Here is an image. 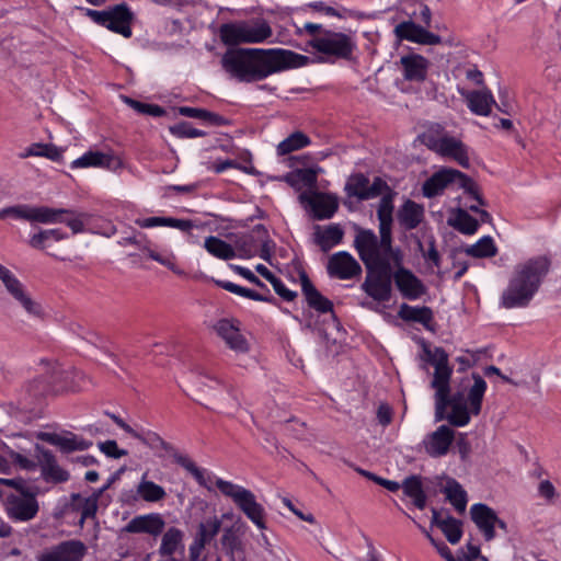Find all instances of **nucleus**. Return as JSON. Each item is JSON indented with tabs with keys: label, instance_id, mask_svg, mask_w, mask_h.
<instances>
[{
	"label": "nucleus",
	"instance_id": "nucleus-1",
	"mask_svg": "<svg viewBox=\"0 0 561 561\" xmlns=\"http://www.w3.org/2000/svg\"><path fill=\"white\" fill-rule=\"evenodd\" d=\"M309 57L283 48L228 49L221 58L222 68L242 82L260 81L287 69L306 66Z\"/></svg>",
	"mask_w": 561,
	"mask_h": 561
},
{
	"label": "nucleus",
	"instance_id": "nucleus-2",
	"mask_svg": "<svg viewBox=\"0 0 561 561\" xmlns=\"http://www.w3.org/2000/svg\"><path fill=\"white\" fill-rule=\"evenodd\" d=\"M354 244L367 270L362 289L376 301L390 300L393 278L390 261L401 262L400 251L392 248V234L389 233L388 244H383L382 236L378 239L374 231L360 230Z\"/></svg>",
	"mask_w": 561,
	"mask_h": 561
},
{
	"label": "nucleus",
	"instance_id": "nucleus-3",
	"mask_svg": "<svg viewBox=\"0 0 561 561\" xmlns=\"http://www.w3.org/2000/svg\"><path fill=\"white\" fill-rule=\"evenodd\" d=\"M348 198H356L358 202L369 201L380 196L377 204V218L379 221V233L382 236V243L388 244L389 233L392 231L394 199L398 192L394 191L382 178L375 176L373 182L364 173L351 174L344 186Z\"/></svg>",
	"mask_w": 561,
	"mask_h": 561
},
{
	"label": "nucleus",
	"instance_id": "nucleus-4",
	"mask_svg": "<svg viewBox=\"0 0 561 561\" xmlns=\"http://www.w3.org/2000/svg\"><path fill=\"white\" fill-rule=\"evenodd\" d=\"M550 265L547 256H536L518 264L502 294L501 305L506 309L528 306L548 274Z\"/></svg>",
	"mask_w": 561,
	"mask_h": 561
},
{
	"label": "nucleus",
	"instance_id": "nucleus-5",
	"mask_svg": "<svg viewBox=\"0 0 561 561\" xmlns=\"http://www.w3.org/2000/svg\"><path fill=\"white\" fill-rule=\"evenodd\" d=\"M7 454L21 469L31 471L35 470L38 466L41 468L42 478L48 483L58 484L67 482L70 479V473L59 466L53 451L39 444L35 445L36 460H32L11 448H8Z\"/></svg>",
	"mask_w": 561,
	"mask_h": 561
},
{
	"label": "nucleus",
	"instance_id": "nucleus-6",
	"mask_svg": "<svg viewBox=\"0 0 561 561\" xmlns=\"http://www.w3.org/2000/svg\"><path fill=\"white\" fill-rule=\"evenodd\" d=\"M216 486L225 496L230 497L236 506L260 530L267 528L266 511L264 506L256 501V496L251 490L221 478L216 480Z\"/></svg>",
	"mask_w": 561,
	"mask_h": 561
},
{
	"label": "nucleus",
	"instance_id": "nucleus-7",
	"mask_svg": "<svg viewBox=\"0 0 561 561\" xmlns=\"http://www.w3.org/2000/svg\"><path fill=\"white\" fill-rule=\"evenodd\" d=\"M317 53L336 59L351 60L357 48L352 34L324 30L308 43Z\"/></svg>",
	"mask_w": 561,
	"mask_h": 561
},
{
	"label": "nucleus",
	"instance_id": "nucleus-8",
	"mask_svg": "<svg viewBox=\"0 0 561 561\" xmlns=\"http://www.w3.org/2000/svg\"><path fill=\"white\" fill-rule=\"evenodd\" d=\"M426 360L434 366V377L431 387L435 389V401L439 410L446 404V397L449 392L453 368L448 364V354L443 347H435L433 351L424 345Z\"/></svg>",
	"mask_w": 561,
	"mask_h": 561
},
{
	"label": "nucleus",
	"instance_id": "nucleus-9",
	"mask_svg": "<svg viewBox=\"0 0 561 561\" xmlns=\"http://www.w3.org/2000/svg\"><path fill=\"white\" fill-rule=\"evenodd\" d=\"M85 14L94 23L102 25L114 33L121 34L126 38H129L133 35L131 22L134 20V13L125 2L115 4L102 11L87 9Z\"/></svg>",
	"mask_w": 561,
	"mask_h": 561
},
{
	"label": "nucleus",
	"instance_id": "nucleus-10",
	"mask_svg": "<svg viewBox=\"0 0 561 561\" xmlns=\"http://www.w3.org/2000/svg\"><path fill=\"white\" fill-rule=\"evenodd\" d=\"M473 385L469 388L467 401L470 408L468 410L467 404L449 405L451 411L446 413L445 419L453 426H465L470 421V413L478 415L481 411L483 396L486 390L485 380L477 373L472 374Z\"/></svg>",
	"mask_w": 561,
	"mask_h": 561
},
{
	"label": "nucleus",
	"instance_id": "nucleus-11",
	"mask_svg": "<svg viewBox=\"0 0 561 561\" xmlns=\"http://www.w3.org/2000/svg\"><path fill=\"white\" fill-rule=\"evenodd\" d=\"M46 375L49 377V383L54 393L62 391H80L83 388L82 381L84 374L76 368H64L55 363H44Z\"/></svg>",
	"mask_w": 561,
	"mask_h": 561
},
{
	"label": "nucleus",
	"instance_id": "nucleus-12",
	"mask_svg": "<svg viewBox=\"0 0 561 561\" xmlns=\"http://www.w3.org/2000/svg\"><path fill=\"white\" fill-rule=\"evenodd\" d=\"M36 438L58 447L62 454H70L77 450H87L93 444L91 440H87L69 431H65L60 434L50 432H37Z\"/></svg>",
	"mask_w": 561,
	"mask_h": 561
},
{
	"label": "nucleus",
	"instance_id": "nucleus-13",
	"mask_svg": "<svg viewBox=\"0 0 561 561\" xmlns=\"http://www.w3.org/2000/svg\"><path fill=\"white\" fill-rule=\"evenodd\" d=\"M299 202L310 207L312 216L317 220L330 219L337 210L339 203L334 195L313 192H304L299 195Z\"/></svg>",
	"mask_w": 561,
	"mask_h": 561
},
{
	"label": "nucleus",
	"instance_id": "nucleus-14",
	"mask_svg": "<svg viewBox=\"0 0 561 561\" xmlns=\"http://www.w3.org/2000/svg\"><path fill=\"white\" fill-rule=\"evenodd\" d=\"M59 211H55L54 208L47 206H28V205H16L5 207L0 210V219L7 216H12L16 219H24L27 221H35L41 224H55L57 220L56 216Z\"/></svg>",
	"mask_w": 561,
	"mask_h": 561
},
{
	"label": "nucleus",
	"instance_id": "nucleus-15",
	"mask_svg": "<svg viewBox=\"0 0 561 561\" xmlns=\"http://www.w3.org/2000/svg\"><path fill=\"white\" fill-rule=\"evenodd\" d=\"M4 289L11 299L28 316L41 320L44 318L45 312L42 305L32 297L25 285L18 277L5 285Z\"/></svg>",
	"mask_w": 561,
	"mask_h": 561
},
{
	"label": "nucleus",
	"instance_id": "nucleus-16",
	"mask_svg": "<svg viewBox=\"0 0 561 561\" xmlns=\"http://www.w3.org/2000/svg\"><path fill=\"white\" fill-rule=\"evenodd\" d=\"M85 546L79 540H67L37 556V561H82Z\"/></svg>",
	"mask_w": 561,
	"mask_h": 561
},
{
	"label": "nucleus",
	"instance_id": "nucleus-17",
	"mask_svg": "<svg viewBox=\"0 0 561 561\" xmlns=\"http://www.w3.org/2000/svg\"><path fill=\"white\" fill-rule=\"evenodd\" d=\"M393 282L401 296L409 300L421 298L427 290L423 282L403 266H399L393 273Z\"/></svg>",
	"mask_w": 561,
	"mask_h": 561
},
{
	"label": "nucleus",
	"instance_id": "nucleus-18",
	"mask_svg": "<svg viewBox=\"0 0 561 561\" xmlns=\"http://www.w3.org/2000/svg\"><path fill=\"white\" fill-rule=\"evenodd\" d=\"M393 32L401 41L405 39L421 45H438L442 43L439 35L428 32L424 26L414 23L412 20L399 23Z\"/></svg>",
	"mask_w": 561,
	"mask_h": 561
},
{
	"label": "nucleus",
	"instance_id": "nucleus-19",
	"mask_svg": "<svg viewBox=\"0 0 561 561\" xmlns=\"http://www.w3.org/2000/svg\"><path fill=\"white\" fill-rule=\"evenodd\" d=\"M214 329L233 352L247 353L249 351V343L241 333L238 321L220 319L216 322Z\"/></svg>",
	"mask_w": 561,
	"mask_h": 561
},
{
	"label": "nucleus",
	"instance_id": "nucleus-20",
	"mask_svg": "<svg viewBox=\"0 0 561 561\" xmlns=\"http://www.w3.org/2000/svg\"><path fill=\"white\" fill-rule=\"evenodd\" d=\"M38 502L36 494L28 496L9 495L7 511L10 518L18 522H27L33 519L38 513Z\"/></svg>",
	"mask_w": 561,
	"mask_h": 561
},
{
	"label": "nucleus",
	"instance_id": "nucleus-21",
	"mask_svg": "<svg viewBox=\"0 0 561 561\" xmlns=\"http://www.w3.org/2000/svg\"><path fill=\"white\" fill-rule=\"evenodd\" d=\"M328 273L340 279H350L359 275L362 267L350 253L341 251L329 259Z\"/></svg>",
	"mask_w": 561,
	"mask_h": 561
},
{
	"label": "nucleus",
	"instance_id": "nucleus-22",
	"mask_svg": "<svg viewBox=\"0 0 561 561\" xmlns=\"http://www.w3.org/2000/svg\"><path fill=\"white\" fill-rule=\"evenodd\" d=\"M399 65L404 80L420 83L426 80L431 62L422 55L410 53L400 58Z\"/></svg>",
	"mask_w": 561,
	"mask_h": 561
},
{
	"label": "nucleus",
	"instance_id": "nucleus-23",
	"mask_svg": "<svg viewBox=\"0 0 561 561\" xmlns=\"http://www.w3.org/2000/svg\"><path fill=\"white\" fill-rule=\"evenodd\" d=\"M165 522L159 513H150L134 517L123 531L128 534H148L153 537L162 534Z\"/></svg>",
	"mask_w": 561,
	"mask_h": 561
},
{
	"label": "nucleus",
	"instance_id": "nucleus-24",
	"mask_svg": "<svg viewBox=\"0 0 561 561\" xmlns=\"http://www.w3.org/2000/svg\"><path fill=\"white\" fill-rule=\"evenodd\" d=\"M301 283V291L306 298L308 306L320 313H331L332 319L335 321L336 317L333 312V304L324 297L312 284L310 278L305 272L299 274Z\"/></svg>",
	"mask_w": 561,
	"mask_h": 561
},
{
	"label": "nucleus",
	"instance_id": "nucleus-25",
	"mask_svg": "<svg viewBox=\"0 0 561 561\" xmlns=\"http://www.w3.org/2000/svg\"><path fill=\"white\" fill-rule=\"evenodd\" d=\"M458 172L455 169H442L435 172L423 183V195L427 198L440 195L449 184L457 182Z\"/></svg>",
	"mask_w": 561,
	"mask_h": 561
},
{
	"label": "nucleus",
	"instance_id": "nucleus-26",
	"mask_svg": "<svg viewBox=\"0 0 561 561\" xmlns=\"http://www.w3.org/2000/svg\"><path fill=\"white\" fill-rule=\"evenodd\" d=\"M470 516L472 522L482 531L486 541L495 537L494 520H496V513L486 504L477 503L470 508Z\"/></svg>",
	"mask_w": 561,
	"mask_h": 561
},
{
	"label": "nucleus",
	"instance_id": "nucleus-27",
	"mask_svg": "<svg viewBox=\"0 0 561 561\" xmlns=\"http://www.w3.org/2000/svg\"><path fill=\"white\" fill-rule=\"evenodd\" d=\"M121 160L112 154L90 150L80 158L73 160L71 162V168H106L115 170L121 167Z\"/></svg>",
	"mask_w": 561,
	"mask_h": 561
},
{
	"label": "nucleus",
	"instance_id": "nucleus-28",
	"mask_svg": "<svg viewBox=\"0 0 561 561\" xmlns=\"http://www.w3.org/2000/svg\"><path fill=\"white\" fill-rule=\"evenodd\" d=\"M454 439V431L447 425H440L433 432L425 444L426 453L432 457H440L447 454Z\"/></svg>",
	"mask_w": 561,
	"mask_h": 561
},
{
	"label": "nucleus",
	"instance_id": "nucleus-29",
	"mask_svg": "<svg viewBox=\"0 0 561 561\" xmlns=\"http://www.w3.org/2000/svg\"><path fill=\"white\" fill-rule=\"evenodd\" d=\"M25 403L22 405L25 410H33L35 403L44 398L46 394L53 392L49 383V377L46 375V370L43 375L31 380L25 387Z\"/></svg>",
	"mask_w": 561,
	"mask_h": 561
},
{
	"label": "nucleus",
	"instance_id": "nucleus-30",
	"mask_svg": "<svg viewBox=\"0 0 561 561\" xmlns=\"http://www.w3.org/2000/svg\"><path fill=\"white\" fill-rule=\"evenodd\" d=\"M398 317L405 322H415L422 324L426 330L433 331L434 313L430 307H414L402 304L398 311Z\"/></svg>",
	"mask_w": 561,
	"mask_h": 561
},
{
	"label": "nucleus",
	"instance_id": "nucleus-31",
	"mask_svg": "<svg viewBox=\"0 0 561 561\" xmlns=\"http://www.w3.org/2000/svg\"><path fill=\"white\" fill-rule=\"evenodd\" d=\"M398 221L405 230H413L424 219V207L412 199H407L397 214Z\"/></svg>",
	"mask_w": 561,
	"mask_h": 561
},
{
	"label": "nucleus",
	"instance_id": "nucleus-32",
	"mask_svg": "<svg viewBox=\"0 0 561 561\" xmlns=\"http://www.w3.org/2000/svg\"><path fill=\"white\" fill-rule=\"evenodd\" d=\"M440 156L453 158L462 168H469L470 161L466 145L455 137L444 136L440 141Z\"/></svg>",
	"mask_w": 561,
	"mask_h": 561
},
{
	"label": "nucleus",
	"instance_id": "nucleus-33",
	"mask_svg": "<svg viewBox=\"0 0 561 561\" xmlns=\"http://www.w3.org/2000/svg\"><path fill=\"white\" fill-rule=\"evenodd\" d=\"M243 41L247 44L263 43L273 35L268 22L264 19L243 21Z\"/></svg>",
	"mask_w": 561,
	"mask_h": 561
},
{
	"label": "nucleus",
	"instance_id": "nucleus-34",
	"mask_svg": "<svg viewBox=\"0 0 561 561\" xmlns=\"http://www.w3.org/2000/svg\"><path fill=\"white\" fill-rule=\"evenodd\" d=\"M344 231L337 224H331L324 230L320 226L314 227L313 241L321 251L329 252L334 245L342 242Z\"/></svg>",
	"mask_w": 561,
	"mask_h": 561
},
{
	"label": "nucleus",
	"instance_id": "nucleus-35",
	"mask_svg": "<svg viewBox=\"0 0 561 561\" xmlns=\"http://www.w3.org/2000/svg\"><path fill=\"white\" fill-rule=\"evenodd\" d=\"M461 94L466 98L469 110L477 115H489L491 113V106L495 104L492 93L486 89L461 92Z\"/></svg>",
	"mask_w": 561,
	"mask_h": 561
},
{
	"label": "nucleus",
	"instance_id": "nucleus-36",
	"mask_svg": "<svg viewBox=\"0 0 561 561\" xmlns=\"http://www.w3.org/2000/svg\"><path fill=\"white\" fill-rule=\"evenodd\" d=\"M403 494L412 500L413 505L419 510H424L427 502V495L423 489L422 477L411 474L402 481Z\"/></svg>",
	"mask_w": 561,
	"mask_h": 561
},
{
	"label": "nucleus",
	"instance_id": "nucleus-37",
	"mask_svg": "<svg viewBox=\"0 0 561 561\" xmlns=\"http://www.w3.org/2000/svg\"><path fill=\"white\" fill-rule=\"evenodd\" d=\"M135 224L140 228H153V227H171L179 229L181 231L187 232L193 227L194 224L190 219H179L172 217H148V218H137Z\"/></svg>",
	"mask_w": 561,
	"mask_h": 561
},
{
	"label": "nucleus",
	"instance_id": "nucleus-38",
	"mask_svg": "<svg viewBox=\"0 0 561 561\" xmlns=\"http://www.w3.org/2000/svg\"><path fill=\"white\" fill-rule=\"evenodd\" d=\"M443 492L446 495V500L458 513H465L468 502L467 492L458 481L455 479H448Z\"/></svg>",
	"mask_w": 561,
	"mask_h": 561
},
{
	"label": "nucleus",
	"instance_id": "nucleus-39",
	"mask_svg": "<svg viewBox=\"0 0 561 561\" xmlns=\"http://www.w3.org/2000/svg\"><path fill=\"white\" fill-rule=\"evenodd\" d=\"M136 492L142 501L148 503L160 502L167 496V492L161 485L147 480V473L142 476Z\"/></svg>",
	"mask_w": 561,
	"mask_h": 561
},
{
	"label": "nucleus",
	"instance_id": "nucleus-40",
	"mask_svg": "<svg viewBox=\"0 0 561 561\" xmlns=\"http://www.w3.org/2000/svg\"><path fill=\"white\" fill-rule=\"evenodd\" d=\"M243 21L225 23L219 27V37L227 46L243 44Z\"/></svg>",
	"mask_w": 561,
	"mask_h": 561
},
{
	"label": "nucleus",
	"instance_id": "nucleus-41",
	"mask_svg": "<svg viewBox=\"0 0 561 561\" xmlns=\"http://www.w3.org/2000/svg\"><path fill=\"white\" fill-rule=\"evenodd\" d=\"M204 247L208 253L221 260H231L237 256L236 250L229 243L215 236L207 237Z\"/></svg>",
	"mask_w": 561,
	"mask_h": 561
},
{
	"label": "nucleus",
	"instance_id": "nucleus-42",
	"mask_svg": "<svg viewBox=\"0 0 561 561\" xmlns=\"http://www.w3.org/2000/svg\"><path fill=\"white\" fill-rule=\"evenodd\" d=\"M214 282L218 287H221V288L226 289L227 291L245 297L248 299H252L255 301H265V302H273L275 300V298L271 295H268V296L262 295L255 290L242 287L232 282L219 280V279H215Z\"/></svg>",
	"mask_w": 561,
	"mask_h": 561
},
{
	"label": "nucleus",
	"instance_id": "nucleus-43",
	"mask_svg": "<svg viewBox=\"0 0 561 561\" xmlns=\"http://www.w3.org/2000/svg\"><path fill=\"white\" fill-rule=\"evenodd\" d=\"M448 225L463 234H472L478 230L479 221L467 210L457 208L455 218H449Z\"/></svg>",
	"mask_w": 561,
	"mask_h": 561
},
{
	"label": "nucleus",
	"instance_id": "nucleus-44",
	"mask_svg": "<svg viewBox=\"0 0 561 561\" xmlns=\"http://www.w3.org/2000/svg\"><path fill=\"white\" fill-rule=\"evenodd\" d=\"M131 436L151 449H161L167 453H171L173 450V446L165 442L156 432L135 430Z\"/></svg>",
	"mask_w": 561,
	"mask_h": 561
},
{
	"label": "nucleus",
	"instance_id": "nucleus-45",
	"mask_svg": "<svg viewBox=\"0 0 561 561\" xmlns=\"http://www.w3.org/2000/svg\"><path fill=\"white\" fill-rule=\"evenodd\" d=\"M124 241L126 243H129V244H134V245H137L144 252L147 253V255L162 264L163 266H167L168 268H170L172 272L176 273V274H183V271L179 270L176 267V265L173 263V257H164L162 255H160L159 253H157L156 251H153L152 249H150L147 243H144L141 239L137 238L136 236H133V237H128V238H125Z\"/></svg>",
	"mask_w": 561,
	"mask_h": 561
},
{
	"label": "nucleus",
	"instance_id": "nucleus-46",
	"mask_svg": "<svg viewBox=\"0 0 561 561\" xmlns=\"http://www.w3.org/2000/svg\"><path fill=\"white\" fill-rule=\"evenodd\" d=\"M66 238V234L60 229L41 230L31 237L28 244L37 250H46L50 247L51 241H60Z\"/></svg>",
	"mask_w": 561,
	"mask_h": 561
},
{
	"label": "nucleus",
	"instance_id": "nucleus-47",
	"mask_svg": "<svg viewBox=\"0 0 561 561\" xmlns=\"http://www.w3.org/2000/svg\"><path fill=\"white\" fill-rule=\"evenodd\" d=\"M310 144L309 137L301 133L295 131L277 146V153L279 156L288 154L295 150H299Z\"/></svg>",
	"mask_w": 561,
	"mask_h": 561
},
{
	"label": "nucleus",
	"instance_id": "nucleus-48",
	"mask_svg": "<svg viewBox=\"0 0 561 561\" xmlns=\"http://www.w3.org/2000/svg\"><path fill=\"white\" fill-rule=\"evenodd\" d=\"M174 461L184 468L186 471H188L194 479L197 481V483L201 486L206 488L207 490H211V488L208 485L207 479L205 477V470L198 468L195 462L187 456L182 454H174L173 455Z\"/></svg>",
	"mask_w": 561,
	"mask_h": 561
},
{
	"label": "nucleus",
	"instance_id": "nucleus-49",
	"mask_svg": "<svg viewBox=\"0 0 561 561\" xmlns=\"http://www.w3.org/2000/svg\"><path fill=\"white\" fill-rule=\"evenodd\" d=\"M439 529L451 545L458 543L462 537V522L450 515L444 518Z\"/></svg>",
	"mask_w": 561,
	"mask_h": 561
},
{
	"label": "nucleus",
	"instance_id": "nucleus-50",
	"mask_svg": "<svg viewBox=\"0 0 561 561\" xmlns=\"http://www.w3.org/2000/svg\"><path fill=\"white\" fill-rule=\"evenodd\" d=\"M496 252L494 241L489 236L481 238L477 243L466 249V253L473 257H492Z\"/></svg>",
	"mask_w": 561,
	"mask_h": 561
},
{
	"label": "nucleus",
	"instance_id": "nucleus-51",
	"mask_svg": "<svg viewBox=\"0 0 561 561\" xmlns=\"http://www.w3.org/2000/svg\"><path fill=\"white\" fill-rule=\"evenodd\" d=\"M182 537H183V533L180 529H178L175 527L169 528L163 534L161 546L159 549L160 554H162V556L173 554L176 551L179 545L181 543Z\"/></svg>",
	"mask_w": 561,
	"mask_h": 561
},
{
	"label": "nucleus",
	"instance_id": "nucleus-52",
	"mask_svg": "<svg viewBox=\"0 0 561 561\" xmlns=\"http://www.w3.org/2000/svg\"><path fill=\"white\" fill-rule=\"evenodd\" d=\"M221 520L217 517L210 518L198 526V543L201 547L209 543L219 533Z\"/></svg>",
	"mask_w": 561,
	"mask_h": 561
},
{
	"label": "nucleus",
	"instance_id": "nucleus-53",
	"mask_svg": "<svg viewBox=\"0 0 561 561\" xmlns=\"http://www.w3.org/2000/svg\"><path fill=\"white\" fill-rule=\"evenodd\" d=\"M238 256L241 259H250L257 254L259 241L252 234H245L236 241Z\"/></svg>",
	"mask_w": 561,
	"mask_h": 561
},
{
	"label": "nucleus",
	"instance_id": "nucleus-54",
	"mask_svg": "<svg viewBox=\"0 0 561 561\" xmlns=\"http://www.w3.org/2000/svg\"><path fill=\"white\" fill-rule=\"evenodd\" d=\"M458 186L465 191L466 194L470 195L477 201L478 205L485 206L486 202L480 193L479 185L467 174L458 172L457 182Z\"/></svg>",
	"mask_w": 561,
	"mask_h": 561
},
{
	"label": "nucleus",
	"instance_id": "nucleus-55",
	"mask_svg": "<svg viewBox=\"0 0 561 561\" xmlns=\"http://www.w3.org/2000/svg\"><path fill=\"white\" fill-rule=\"evenodd\" d=\"M123 100L126 104H128L131 108L140 114L160 117L165 113L163 107L156 104L142 103L128 96H124Z\"/></svg>",
	"mask_w": 561,
	"mask_h": 561
},
{
	"label": "nucleus",
	"instance_id": "nucleus-56",
	"mask_svg": "<svg viewBox=\"0 0 561 561\" xmlns=\"http://www.w3.org/2000/svg\"><path fill=\"white\" fill-rule=\"evenodd\" d=\"M170 133L179 138H197L206 136L204 130L193 127L190 122H180L170 126Z\"/></svg>",
	"mask_w": 561,
	"mask_h": 561
},
{
	"label": "nucleus",
	"instance_id": "nucleus-57",
	"mask_svg": "<svg viewBox=\"0 0 561 561\" xmlns=\"http://www.w3.org/2000/svg\"><path fill=\"white\" fill-rule=\"evenodd\" d=\"M55 211H59L55 217L57 220L55 222H65L72 231L73 233L81 232L83 230V221L73 215L72 210L69 209H55Z\"/></svg>",
	"mask_w": 561,
	"mask_h": 561
},
{
	"label": "nucleus",
	"instance_id": "nucleus-58",
	"mask_svg": "<svg viewBox=\"0 0 561 561\" xmlns=\"http://www.w3.org/2000/svg\"><path fill=\"white\" fill-rule=\"evenodd\" d=\"M456 404H466L463 392L458 391L454 394H450V391H449L447 393L446 404L444 405L443 410L438 409L437 401H435V420L436 421L445 420L447 408L449 405H456Z\"/></svg>",
	"mask_w": 561,
	"mask_h": 561
},
{
	"label": "nucleus",
	"instance_id": "nucleus-59",
	"mask_svg": "<svg viewBox=\"0 0 561 561\" xmlns=\"http://www.w3.org/2000/svg\"><path fill=\"white\" fill-rule=\"evenodd\" d=\"M221 545L230 554H233V552L239 549L241 542L233 527H228L224 530Z\"/></svg>",
	"mask_w": 561,
	"mask_h": 561
},
{
	"label": "nucleus",
	"instance_id": "nucleus-60",
	"mask_svg": "<svg viewBox=\"0 0 561 561\" xmlns=\"http://www.w3.org/2000/svg\"><path fill=\"white\" fill-rule=\"evenodd\" d=\"M0 483L2 485L16 490L20 493L19 496H28L30 494H37L34 488L27 485L23 479H0Z\"/></svg>",
	"mask_w": 561,
	"mask_h": 561
},
{
	"label": "nucleus",
	"instance_id": "nucleus-61",
	"mask_svg": "<svg viewBox=\"0 0 561 561\" xmlns=\"http://www.w3.org/2000/svg\"><path fill=\"white\" fill-rule=\"evenodd\" d=\"M99 448L102 453H104L107 457L118 459L121 457L126 456L128 453L125 449H119L117 443L113 439H108L102 443H99Z\"/></svg>",
	"mask_w": 561,
	"mask_h": 561
},
{
	"label": "nucleus",
	"instance_id": "nucleus-62",
	"mask_svg": "<svg viewBox=\"0 0 561 561\" xmlns=\"http://www.w3.org/2000/svg\"><path fill=\"white\" fill-rule=\"evenodd\" d=\"M271 285L275 293L286 301H293L297 297V293L288 289L278 277L271 279Z\"/></svg>",
	"mask_w": 561,
	"mask_h": 561
},
{
	"label": "nucleus",
	"instance_id": "nucleus-63",
	"mask_svg": "<svg viewBox=\"0 0 561 561\" xmlns=\"http://www.w3.org/2000/svg\"><path fill=\"white\" fill-rule=\"evenodd\" d=\"M207 389H210V386L204 385L197 390L195 400L203 404L205 408L210 409L211 404H215L217 402V397L210 392H208Z\"/></svg>",
	"mask_w": 561,
	"mask_h": 561
},
{
	"label": "nucleus",
	"instance_id": "nucleus-64",
	"mask_svg": "<svg viewBox=\"0 0 561 561\" xmlns=\"http://www.w3.org/2000/svg\"><path fill=\"white\" fill-rule=\"evenodd\" d=\"M80 511L81 522H83L87 518H93L98 511V502L95 497L83 499Z\"/></svg>",
	"mask_w": 561,
	"mask_h": 561
}]
</instances>
